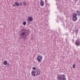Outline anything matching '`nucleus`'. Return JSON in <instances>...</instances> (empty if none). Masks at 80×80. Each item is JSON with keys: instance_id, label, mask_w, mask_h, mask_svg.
Segmentation results:
<instances>
[{"instance_id": "nucleus-1", "label": "nucleus", "mask_w": 80, "mask_h": 80, "mask_svg": "<svg viewBox=\"0 0 80 80\" xmlns=\"http://www.w3.org/2000/svg\"><path fill=\"white\" fill-rule=\"evenodd\" d=\"M27 30L25 29H23L22 30H21L19 33L20 34H21V37H23L24 35L27 34Z\"/></svg>"}, {"instance_id": "nucleus-2", "label": "nucleus", "mask_w": 80, "mask_h": 80, "mask_svg": "<svg viewBox=\"0 0 80 80\" xmlns=\"http://www.w3.org/2000/svg\"><path fill=\"white\" fill-rule=\"evenodd\" d=\"M43 57L41 55H38L37 58V59L38 62H41L42 61Z\"/></svg>"}, {"instance_id": "nucleus-3", "label": "nucleus", "mask_w": 80, "mask_h": 80, "mask_svg": "<svg viewBox=\"0 0 80 80\" xmlns=\"http://www.w3.org/2000/svg\"><path fill=\"white\" fill-rule=\"evenodd\" d=\"M19 5H20V6H22V3H21L20 4H19L17 2H16L15 3L12 5V6H13V7H15V6H16V7H18L19 6Z\"/></svg>"}, {"instance_id": "nucleus-4", "label": "nucleus", "mask_w": 80, "mask_h": 80, "mask_svg": "<svg viewBox=\"0 0 80 80\" xmlns=\"http://www.w3.org/2000/svg\"><path fill=\"white\" fill-rule=\"evenodd\" d=\"M72 19L73 20V21H74V22H76V21L77 20V14H74L73 15Z\"/></svg>"}, {"instance_id": "nucleus-5", "label": "nucleus", "mask_w": 80, "mask_h": 80, "mask_svg": "<svg viewBox=\"0 0 80 80\" xmlns=\"http://www.w3.org/2000/svg\"><path fill=\"white\" fill-rule=\"evenodd\" d=\"M57 78L58 80H62L63 79L62 78V75H58L57 77Z\"/></svg>"}, {"instance_id": "nucleus-6", "label": "nucleus", "mask_w": 80, "mask_h": 80, "mask_svg": "<svg viewBox=\"0 0 80 80\" xmlns=\"http://www.w3.org/2000/svg\"><path fill=\"white\" fill-rule=\"evenodd\" d=\"M75 44L76 45H77V46H80V41H76L75 42Z\"/></svg>"}, {"instance_id": "nucleus-7", "label": "nucleus", "mask_w": 80, "mask_h": 80, "mask_svg": "<svg viewBox=\"0 0 80 80\" xmlns=\"http://www.w3.org/2000/svg\"><path fill=\"white\" fill-rule=\"evenodd\" d=\"M28 20H29V21H30V22H32L33 21V18L32 17H29L28 18Z\"/></svg>"}, {"instance_id": "nucleus-8", "label": "nucleus", "mask_w": 80, "mask_h": 80, "mask_svg": "<svg viewBox=\"0 0 80 80\" xmlns=\"http://www.w3.org/2000/svg\"><path fill=\"white\" fill-rule=\"evenodd\" d=\"M35 73H36V72L35 71H32L31 72V75L32 76H35Z\"/></svg>"}, {"instance_id": "nucleus-9", "label": "nucleus", "mask_w": 80, "mask_h": 80, "mask_svg": "<svg viewBox=\"0 0 80 80\" xmlns=\"http://www.w3.org/2000/svg\"><path fill=\"white\" fill-rule=\"evenodd\" d=\"M40 4L41 6H42V7L44 5V2H43V1H42L40 2Z\"/></svg>"}, {"instance_id": "nucleus-10", "label": "nucleus", "mask_w": 80, "mask_h": 80, "mask_svg": "<svg viewBox=\"0 0 80 80\" xmlns=\"http://www.w3.org/2000/svg\"><path fill=\"white\" fill-rule=\"evenodd\" d=\"M8 64V62L7 61L5 60L3 62V64L4 65H7V64Z\"/></svg>"}, {"instance_id": "nucleus-11", "label": "nucleus", "mask_w": 80, "mask_h": 80, "mask_svg": "<svg viewBox=\"0 0 80 80\" xmlns=\"http://www.w3.org/2000/svg\"><path fill=\"white\" fill-rule=\"evenodd\" d=\"M37 73L36 74L37 76L39 75H40V71H37Z\"/></svg>"}, {"instance_id": "nucleus-12", "label": "nucleus", "mask_w": 80, "mask_h": 80, "mask_svg": "<svg viewBox=\"0 0 80 80\" xmlns=\"http://www.w3.org/2000/svg\"><path fill=\"white\" fill-rule=\"evenodd\" d=\"M62 77H63V78H62V80H67V79L65 78V75H62Z\"/></svg>"}, {"instance_id": "nucleus-13", "label": "nucleus", "mask_w": 80, "mask_h": 80, "mask_svg": "<svg viewBox=\"0 0 80 80\" xmlns=\"http://www.w3.org/2000/svg\"><path fill=\"white\" fill-rule=\"evenodd\" d=\"M77 12L78 13V16H80V11H77Z\"/></svg>"}, {"instance_id": "nucleus-14", "label": "nucleus", "mask_w": 80, "mask_h": 80, "mask_svg": "<svg viewBox=\"0 0 80 80\" xmlns=\"http://www.w3.org/2000/svg\"><path fill=\"white\" fill-rule=\"evenodd\" d=\"M26 24H27V22H24L23 23V25H26Z\"/></svg>"}, {"instance_id": "nucleus-15", "label": "nucleus", "mask_w": 80, "mask_h": 80, "mask_svg": "<svg viewBox=\"0 0 80 80\" xmlns=\"http://www.w3.org/2000/svg\"><path fill=\"white\" fill-rule=\"evenodd\" d=\"M72 68H75V64H73L72 65Z\"/></svg>"}, {"instance_id": "nucleus-16", "label": "nucleus", "mask_w": 80, "mask_h": 80, "mask_svg": "<svg viewBox=\"0 0 80 80\" xmlns=\"http://www.w3.org/2000/svg\"><path fill=\"white\" fill-rule=\"evenodd\" d=\"M32 70H36V68H35V67H33L32 68Z\"/></svg>"}, {"instance_id": "nucleus-17", "label": "nucleus", "mask_w": 80, "mask_h": 80, "mask_svg": "<svg viewBox=\"0 0 80 80\" xmlns=\"http://www.w3.org/2000/svg\"><path fill=\"white\" fill-rule=\"evenodd\" d=\"M76 33H78V30H76Z\"/></svg>"}, {"instance_id": "nucleus-18", "label": "nucleus", "mask_w": 80, "mask_h": 80, "mask_svg": "<svg viewBox=\"0 0 80 80\" xmlns=\"http://www.w3.org/2000/svg\"><path fill=\"white\" fill-rule=\"evenodd\" d=\"M24 40H26V39H27V37H25L24 38Z\"/></svg>"}, {"instance_id": "nucleus-19", "label": "nucleus", "mask_w": 80, "mask_h": 80, "mask_svg": "<svg viewBox=\"0 0 80 80\" xmlns=\"http://www.w3.org/2000/svg\"><path fill=\"white\" fill-rule=\"evenodd\" d=\"M74 1H78V0H74Z\"/></svg>"}, {"instance_id": "nucleus-20", "label": "nucleus", "mask_w": 80, "mask_h": 80, "mask_svg": "<svg viewBox=\"0 0 80 80\" xmlns=\"http://www.w3.org/2000/svg\"><path fill=\"white\" fill-rule=\"evenodd\" d=\"M26 3H24V5H26Z\"/></svg>"}]
</instances>
